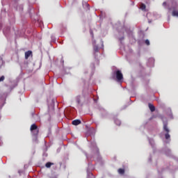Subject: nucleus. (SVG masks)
I'll list each match as a JSON object with an SVG mask.
<instances>
[{
  "mask_svg": "<svg viewBox=\"0 0 178 178\" xmlns=\"http://www.w3.org/2000/svg\"><path fill=\"white\" fill-rule=\"evenodd\" d=\"M172 15L175 17H178V6L173 5Z\"/></svg>",
  "mask_w": 178,
  "mask_h": 178,
  "instance_id": "f257e3e1",
  "label": "nucleus"
},
{
  "mask_svg": "<svg viewBox=\"0 0 178 178\" xmlns=\"http://www.w3.org/2000/svg\"><path fill=\"white\" fill-rule=\"evenodd\" d=\"M116 79L118 81H120L121 80H123V74H122V72L118 70L115 72Z\"/></svg>",
  "mask_w": 178,
  "mask_h": 178,
  "instance_id": "f03ea898",
  "label": "nucleus"
},
{
  "mask_svg": "<svg viewBox=\"0 0 178 178\" xmlns=\"http://www.w3.org/2000/svg\"><path fill=\"white\" fill-rule=\"evenodd\" d=\"M164 130L168 133L165 134V138L166 140H169L170 138V135H169V129L168 128V126H166V124H164L163 125Z\"/></svg>",
  "mask_w": 178,
  "mask_h": 178,
  "instance_id": "7ed1b4c3",
  "label": "nucleus"
},
{
  "mask_svg": "<svg viewBox=\"0 0 178 178\" xmlns=\"http://www.w3.org/2000/svg\"><path fill=\"white\" fill-rule=\"evenodd\" d=\"M81 123V121H80V120H75L72 121V124H74V126H79V124H80Z\"/></svg>",
  "mask_w": 178,
  "mask_h": 178,
  "instance_id": "20e7f679",
  "label": "nucleus"
},
{
  "mask_svg": "<svg viewBox=\"0 0 178 178\" xmlns=\"http://www.w3.org/2000/svg\"><path fill=\"white\" fill-rule=\"evenodd\" d=\"M34 130L36 131V134L38 133V131L37 130V125L33 124L31 127V131H34Z\"/></svg>",
  "mask_w": 178,
  "mask_h": 178,
  "instance_id": "39448f33",
  "label": "nucleus"
},
{
  "mask_svg": "<svg viewBox=\"0 0 178 178\" xmlns=\"http://www.w3.org/2000/svg\"><path fill=\"white\" fill-rule=\"evenodd\" d=\"M31 55V51H29L25 53V58L29 59Z\"/></svg>",
  "mask_w": 178,
  "mask_h": 178,
  "instance_id": "423d86ee",
  "label": "nucleus"
},
{
  "mask_svg": "<svg viewBox=\"0 0 178 178\" xmlns=\"http://www.w3.org/2000/svg\"><path fill=\"white\" fill-rule=\"evenodd\" d=\"M149 108L151 112H154V111H155V106H154V105H152L151 104H149Z\"/></svg>",
  "mask_w": 178,
  "mask_h": 178,
  "instance_id": "0eeeda50",
  "label": "nucleus"
},
{
  "mask_svg": "<svg viewBox=\"0 0 178 178\" xmlns=\"http://www.w3.org/2000/svg\"><path fill=\"white\" fill-rule=\"evenodd\" d=\"M118 173H119V175H124V170L122 169V168L118 169Z\"/></svg>",
  "mask_w": 178,
  "mask_h": 178,
  "instance_id": "6e6552de",
  "label": "nucleus"
},
{
  "mask_svg": "<svg viewBox=\"0 0 178 178\" xmlns=\"http://www.w3.org/2000/svg\"><path fill=\"white\" fill-rule=\"evenodd\" d=\"M140 9H141L142 10H145V6L144 4H141V5H140Z\"/></svg>",
  "mask_w": 178,
  "mask_h": 178,
  "instance_id": "1a4fd4ad",
  "label": "nucleus"
},
{
  "mask_svg": "<svg viewBox=\"0 0 178 178\" xmlns=\"http://www.w3.org/2000/svg\"><path fill=\"white\" fill-rule=\"evenodd\" d=\"M52 165V163H46V168H51V165Z\"/></svg>",
  "mask_w": 178,
  "mask_h": 178,
  "instance_id": "9d476101",
  "label": "nucleus"
},
{
  "mask_svg": "<svg viewBox=\"0 0 178 178\" xmlns=\"http://www.w3.org/2000/svg\"><path fill=\"white\" fill-rule=\"evenodd\" d=\"M115 124H118V126L120 124V121L119 120H117L115 121Z\"/></svg>",
  "mask_w": 178,
  "mask_h": 178,
  "instance_id": "9b49d317",
  "label": "nucleus"
},
{
  "mask_svg": "<svg viewBox=\"0 0 178 178\" xmlns=\"http://www.w3.org/2000/svg\"><path fill=\"white\" fill-rule=\"evenodd\" d=\"M145 44H146L147 45H149V40H145Z\"/></svg>",
  "mask_w": 178,
  "mask_h": 178,
  "instance_id": "f8f14e48",
  "label": "nucleus"
},
{
  "mask_svg": "<svg viewBox=\"0 0 178 178\" xmlns=\"http://www.w3.org/2000/svg\"><path fill=\"white\" fill-rule=\"evenodd\" d=\"M3 80H5V76H1L0 78V81H3Z\"/></svg>",
  "mask_w": 178,
  "mask_h": 178,
  "instance_id": "ddd939ff",
  "label": "nucleus"
},
{
  "mask_svg": "<svg viewBox=\"0 0 178 178\" xmlns=\"http://www.w3.org/2000/svg\"><path fill=\"white\" fill-rule=\"evenodd\" d=\"M94 51H95V52H97L98 51V47H94Z\"/></svg>",
  "mask_w": 178,
  "mask_h": 178,
  "instance_id": "4468645a",
  "label": "nucleus"
},
{
  "mask_svg": "<svg viewBox=\"0 0 178 178\" xmlns=\"http://www.w3.org/2000/svg\"><path fill=\"white\" fill-rule=\"evenodd\" d=\"M163 6H165V5H166V2H164V3H163Z\"/></svg>",
  "mask_w": 178,
  "mask_h": 178,
  "instance_id": "2eb2a0df",
  "label": "nucleus"
}]
</instances>
